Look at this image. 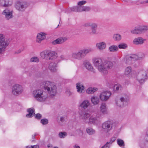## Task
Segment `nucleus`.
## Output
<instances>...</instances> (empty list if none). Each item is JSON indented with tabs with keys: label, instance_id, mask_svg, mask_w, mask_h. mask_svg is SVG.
I'll use <instances>...</instances> for the list:
<instances>
[{
	"label": "nucleus",
	"instance_id": "nucleus-1",
	"mask_svg": "<svg viewBox=\"0 0 148 148\" xmlns=\"http://www.w3.org/2000/svg\"><path fill=\"white\" fill-rule=\"evenodd\" d=\"M42 84L48 95L53 97L56 95L57 88L54 83L50 81H43Z\"/></svg>",
	"mask_w": 148,
	"mask_h": 148
},
{
	"label": "nucleus",
	"instance_id": "nucleus-2",
	"mask_svg": "<svg viewBox=\"0 0 148 148\" xmlns=\"http://www.w3.org/2000/svg\"><path fill=\"white\" fill-rule=\"evenodd\" d=\"M32 95L34 98L39 102L45 101L48 97V95L47 93L43 90L40 89L34 90L32 92Z\"/></svg>",
	"mask_w": 148,
	"mask_h": 148
},
{
	"label": "nucleus",
	"instance_id": "nucleus-3",
	"mask_svg": "<svg viewBox=\"0 0 148 148\" xmlns=\"http://www.w3.org/2000/svg\"><path fill=\"white\" fill-rule=\"evenodd\" d=\"M41 57L47 60H52L57 58V53L54 51L49 50H45L40 53Z\"/></svg>",
	"mask_w": 148,
	"mask_h": 148
},
{
	"label": "nucleus",
	"instance_id": "nucleus-4",
	"mask_svg": "<svg viewBox=\"0 0 148 148\" xmlns=\"http://www.w3.org/2000/svg\"><path fill=\"white\" fill-rule=\"evenodd\" d=\"M9 43L8 39L5 38L3 34H0V53L5 50Z\"/></svg>",
	"mask_w": 148,
	"mask_h": 148
},
{
	"label": "nucleus",
	"instance_id": "nucleus-5",
	"mask_svg": "<svg viewBox=\"0 0 148 148\" xmlns=\"http://www.w3.org/2000/svg\"><path fill=\"white\" fill-rule=\"evenodd\" d=\"M93 51V49L90 48L81 50L75 54V58L80 60L84 58L86 55Z\"/></svg>",
	"mask_w": 148,
	"mask_h": 148
},
{
	"label": "nucleus",
	"instance_id": "nucleus-6",
	"mask_svg": "<svg viewBox=\"0 0 148 148\" xmlns=\"http://www.w3.org/2000/svg\"><path fill=\"white\" fill-rule=\"evenodd\" d=\"M113 124L112 121H108L104 122L102 124L103 131L105 133L108 132L112 129Z\"/></svg>",
	"mask_w": 148,
	"mask_h": 148
},
{
	"label": "nucleus",
	"instance_id": "nucleus-7",
	"mask_svg": "<svg viewBox=\"0 0 148 148\" xmlns=\"http://www.w3.org/2000/svg\"><path fill=\"white\" fill-rule=\"evenodd\" d=\"M113 66L112 63L110 61L106 60L103 62L101 72L103 74H107L108 73V70L111 69Z\"/></svg>",
	"mask_w": 148,
	"mask_h": 148
},
{
	"label": "nucleus",
	"instance_id": "nucleus-8",
	"mask_svg": "<svg viewBox=\"0 0 148 148\" xmlns=\"http://www.w3.org/2000/svg\"><path fill=\"white\" fill-rule=\"evenodd\" d=\"M147 74L145 71L141 70L138 72L137 78L140 84L143 83L147 79Z\"/></svg>",
	"mask_w": 148,
	"mask_h": 148
},
{
	"label": "nucleus",
	"instance_id": "nucleus-9",
	"mask_svg": "<svg viewBox=\"0 0 148 148\" xmlns=\"http://www.w3.org/2000/svg\"><path fill=\"white\" fill-rule=\"evenodd\" d=\"M148 29L147 26H140L131 30V32L134 34H140L144 33Z\"/></svg>",
	"mask_w": 148,
	"mask_h": 148
},
{
	"label": "nucleus",
	"instance_id": "nucleus-10",
	"mask_svg": "<svg viewBox=\"0 0 148 148\" xmlns=\"http://www.w3.org/2000/svg\"><path fill=\"white\" fill-rule=\"evenodd\" d=\"M92 61L94 66L101 73L102 69H103L102 66L103 63L102 59L100 58H94L93 59Z\"/></svg>",
	"mask_w": 148,
	"mask_h": 148
},
{
	"label": "nucleus",
	"instance_id": "nucleus-11",
	"mask_svg": "<svg viewBox=\"0 0 148 148\" xmlns=\"http://www.w3.org/2000/svg\"><path fill=\"white\" fill-rule=\"evenodd\" d=\"M23 91V87L21 85L16 84L14 85L12 88V92L15 95H18L22 93Z\"/></svg>",
	"mask_w": 148,
	"mask_h": 148
},
{
	"label": "nucleus",
	"instance_id": "nucleus-12",
	"mask_svg": "<svg viewBox=\"0 0 148 148\" xmlns=\"http://www.w3.org/2000/svg\"><path fill=\"white\" fill-rule=\"evenodd\" d=\"M27 7V4L25 2L18 1L15 5V7L17 10L22 12L24 11Z\"/></svg>",
	"mask_w": 148,
	"mask_h": 148
},
{
	"label": "nucleus",
	"instance_id": "nucleus-13",
	"mask_svg": "<svg viewBox=\"0 0 148 148\" xmlns=\"http://www.w3.org/2000/svg\"><path fill=\"white\" fill-rule=\"evenodd\" d=\"M128 101L129 99L128 97H122L119 100L116 102V104L119 107H123L127 104Z\"/></svg>",
	"mask_w": 148,
	"mask_h": 148
},
{
	"label": "nucleus",
	"instance_id": "nucleus-14",
	"mask_svg": "<svg viewBox=\"0 0 148 148\" xmlns=\"http://www.w3.org/2000/svg\"><path fill=\"white\" fill-rule=\"evenodd\" d=\"M111 94V92L110 91H104L100 94L99 97L101 101H106L110 97Z\"/></svg>",
	"mask_w": 148,
	"mask_h": 148
},
{
	"label": "nucleus",
	"instance_id": "nucleus-15",
	"mask_svg": "<svg viewBox=\"0 0 148 148\" xmlns=\"http://www.w3.org/2000/svg\"><path fill=\"white\" fill-rule=\"evenodd\" d=\"M2 14L5 15V18L7 20L12 18L13 17L12 12L10 11L7 9L3 11Z\"/></svg>",
	"mask_w": 148,
	"mask_h": 148
},
{
	"label": "nucleus",
	"instance_id": "nucleus-16",
	"mask_svg": "<svg viewBox=\"0 0 148 148\" xmlns=\"http://www.w3.org/2000/svg\"><path fill=\"white\" fill-rule=\"evenodd\" d=\"M67 40V38L66 37H62L59 38L56 40H55L52 42L53 45L61 44Z\"/></svg>",
	"mask_w": 148,
	"mask_h": 148
},
{
	"label": "nucleus",
	"instance_id": "nucleus-17",
	"mask_svg": "<svg viewBox=\"0 0 148 148\" xmlns=\"http://www.w3.org/2000/svg\"><path fill=\"white\" fill-rule=\"evenodd\" d=\"M12 3V0H0V6L8 7L11 5Z\"/></svg>",
	"mask_w": 148,
	"mask_h": 148
},
{
	"label": "nucleus",
	"instance_id": "nucleus-18",
	"mask_svg": "<svg viewBox=\"0 0 148 148\" xmlns=\"http://www.w3.org/2000/svg\"><path fill=\"white\" fill-rule=\"evenodd\" d=\"M83 65L88 70L93 72H95L91 64L88 61H85L83 62Z\"/></svg>",
	"mask_w": 148,
	"mask_h": 148
},
{
	"label": "nucleus",
	"instance_id": "nucleus-19",
	"mask_svg": "<svg viewBox=\"0 0 148 148\" xmlns=\"http://www.w3.org/2000/svg\"><path fill=\"white\" fill-rule=\"evenodd\" d=\"M145 40V39L139 37L135 38L133 41V43L135 45H141L144 43Z\"/></svg>",
	"mask_w": 148,
	"mask_h": 148
},
{
	"label": "nucleus",
	"instance_id": "nucleus-20",
	"mask_svg": "<svg viewBox=\"0 0 148 148\" xmlns=\"http://www.w3.org/2000/svg\"><path fill=\"white\" fill-rule=\"evenodd\" d=\"M125 60L126 64H130L133 63L136 60H135L133 54L127 57Z\"/></svg>",
	"mask_w": 148,
	"mask_h": 148
},
{
	"label": "nucleus",
	"instance_id": "nucleus-21",
	"mask_svg": "<svg viewBox=\"0 0 148 148\" xmlns=\"http://www.w3.org/2000/svg\"><path fill=\"white\" fill-rule=\"evenodd\" d=\"M96 46L100 51H102L106 48V44L105 42H103L97 43Z\"/></svg>",
	"mask_w": 148,
	"mask_h": 148
},
{
	"label": "nucleus",
	"instance_id": "nucleus-22",
	"mask_svg": "<svg viewBox=\"0 0 148 148\" xmlns=\"http://www.w3.org/2000/svg\"><path fill=\"white\" fill-rule=\"evenodd\" d=\"M46 34L45 33L41 32L38 33L37 36V42L40 43L41 41L44 40L46 38Z\"/></svg>",
	"mask_w": 148,
	"mask_h": 148
},
{
	"label": "nucleus",
	"instance_id": "nucleus-23",
	"mask_svg": "<svg viewBox=\"0 0 148 148\" xmlns=\"http://www.w3.org/2000/svg\"><path fill=\"white\" fill-rule=\"evenodd\" d=\"M98 25L96 23H93L90 26L91 34H97V30Z\"/></svg>",
	"mask_w": 148,
	"mask_h": 148
},
{
	"label": "nucleus",
	"instance_id": "nucleus-24",
	"mask_svg": "<svg viewBox=\"0 0 148 148\" xmlns=\"http://www.w3.org/2000/svg\"><path fill=\"white\" fill-rule=\"evenodd\" d=\"M90 114L86 112H83L82 114H80V117L86 123H87L88 121H87L89 117L90 116Z\"/></svg>",
	"mask_w": 148,
	"mask_h": 148
},
{
	"label": "nucleus",
	"instance_id": "nucleus-25",
	"mask_svg": "<svg viewBox=\"0 0 148 148\" xmlns=\"http://www.w3.org/2000/svg\"><path fill=\"white\" fill-rule=\"evenodd\" d=\"M88 120L89 121H88L87 123H88L89 124L91 123L95 124L99 121V119L97 117H91L89 118Z\"/></svg>",
	"mask_w": 148,
	"mask_h": 148
},
{
	"label": "nucleus",
	"instance_id": "nucleus-26",
	"mask_svg": "<svg viewBox=\"0 0 148 148\" xmlns=\"http://www.w3.org/2000/svg\"><path fill=\"white\" fill-rule=\"evenodd\" d=\"M100 111L103 114L107 113V108L105 103H103L101 104L100 107Z\"/></svg>",
	"mask_w": 148,
	"mask_h": 148
},
{
	"label": "nucleus",
	"instance_id": "nucleus-27",
	"mask_svg": "<svg viewBox=\"0 0 148 148\" xmlns=\"http://www.w3.org/2000/svg\"><path fill=\"white\" fill-rule=\"evenodd\" d=\"M90 99L92 103L95 105L98 104L99 102V97L96 96L92 97Z\"/></svg>",
	"mask_w": 148,
	"mask_h": 148
},
{
	"label": "nucleus",
	"instance_id": "nucleus-28",
	"mask_svg": "<svg viewBox=\"0 0 148 148\" xmlns=\"http://www.w3.org/2000/svg\"><path fill=\"white\" fill-rule=\"evenodd\" d=\"M57 64L56 63L51 62L49 64V69L52 72H55L57 70Z\"/></svg>",
	"mask_w": 148,
	"mask_h": 148
},
{
	"label": "nucleus",
	"instance_id": "nucleus-29",
	"mask_svg": "<svg viewBox=\"0 0 148 148\" xmlns=\"http://www.w3.org/2000/svg\"><path fill=\"white\" fill-rule=\"evenodd\" d=\"M135 60H141L145 57V54L143 53H139L137 54H133Z\"/></svg>",
	"mask_w": 148,
	"mask_h": 148
},
{
	"label": "nucleus",
	"instance_id": "nucleus-30",
	"mask_svg": "<svg viewBox=\"0 0 148 148\" xmlns=\"http://www.w3.org/2000/svg\"><path fill=\"white\" fill-rule=\"evenodd\" d=\"M27 111L29 112V113L26 115V117L30 118L34 116L35 114V111L33 108H30L28 109L27 110Z\"/></svg>",
	"mask_w": 148,
	"mask_h": 148
},
{
	"label": "nucleus",
	"instance_id": "nucleus-31",
	"mask_svg": "<svg viewBox=\"0 0 148 148\" xmlns=\"http://www.w3.org/2000/svg\"><path fill=\"white\" fill-rule=\"evenodd\" d=\"M90 105L89 101L87 100H84L81 104L80 106L84 108H86L88 107Z\"/></svg>",
	"mask_w": 148,
	"mask_h": 148
},
{
	"label": "nucleus",
	"instance_id": "nucleus-32",
	"mask_svg": "<svg viewBox=\"0 0 148 148\" xmlns=\"http://www.w3.org/2000/svg\"><path fill=\"white\" fill-rule=\"evenodd\" d=\"M98 90V88H97L90 87L86 90V92L88 94H92Z\"/></svg>",
	"mask_w": 148,
	"mask_h": 148
},
{
	"label": "nucleus",
	"instance_id": "nucleus-33",
	"mask_svg": "<svg viewBox=\"0 0 148 148\" xmlns=\"http://www.w3.org/2000/svg\"><path fill=\"white\" fill-rule=\"evenodd\" d=\"M118 49V47L117 46L112 45L109 47L108 50L110 52H115L117 51Z\"/></svg>",
	"mask_w": 148,
	"mask_h": 148
},
{
	"label": "nucleus",
	"instance_id": "nucleus-34",
	"mask_svg": "<svg viewBox=\"0 0 148 148\" xmlns=\"http://www.w3.org/2000/svg\"><path fill=\"white\" fill-rule=\"evenodd\" d=\"M76 88L78 92H82L84 89V86L79 83H78L76 84Z\"/></svg>",
	"mask_w": 148,
	"mask_h": 148
},
{
	"label": "nucleus",
	"instance_id": "nucleus-35",
	"mask_svg": "<svg viewBox=\"0 0 148 148\" xmlns=\"http://www.w3.org/2000/svg\"><path fill=\"white\" fill-rule=\"evenodd\" d=\"M112 38L114 41H119L121 39V36L118 34H115L113 35Z\"/></svg>",
	"mask_w": 148,
	"mask_h": 148
},
{
	"label": "nucleus",
	"instance_id": "nucleus-36",
	"mask_svg": "<svg viewBox=\"0 0 148 148\" xmlns=\"http://www.w3.org/2000/svg\"><path fill=\"white\" fill-rule=\"evenodd\" d=\"M114 89L116 91H121L122 90V88L120 84H116L114 86Z\"/></svg>",
	"mask_w": 148,
	"mask_h": 148
},
{
	"label": "nucleus",
	"instance_id": "nucleus-37",
	"mask_svg": "<svg viewBox=\"0 0 148 148\" xmlns=\"http://www.w3.org/2000/svg\"><path fill=\"white\" fill-rule=\"evenodd\" d=\"M87 132L89 135H92L95 134V131L91 128L88 127L86 129Z\"/></svg>",
	"mask_w": 148,
	"mask_h": 148
},
{
	"label": "nucleus",
	"instance_id": "nucleus-38",
	"mask_svg": "<svg viewBox=\"0 0 148 148\" xmlns=\"http://www.w3.org/2000/svg\"><path fill=\"white\" fill-rule=\"evenodd\" d=\"M117 144L120 147H123L125 146V143L124 141L121 139H118L117 140Z\"/></svg>",
	"mask_w": 148,
	"mask_h": 148
},
{
	"label": "nucleus",
	"instance_id": "nucleus-39",
	"mask_svg": "<svg viewBox=\"0 0 148 148\" xmlns=\"http://www.w3.org/2000/svg\"><path fill=\"white\" fill-rule=\"evenodd\" d=\"M83 6H78L75 7V12H82Z\"/></svg>",
	"mask_w": 148,
	"mask_h": 148
},
{
	"label": "nucleus",
	"instance_id": "nucleus-40",
	"mask_svg": "<svg viewBox=\"0 0 148 148\" xmlns=\"http://www.w3.org/2000/svg\"><path fill=\"white\" fill-rule=\"evenodd\" d=\"M58 136L60 138H64L67 136V133L65 132H60L59 133Z\"/></svg>",
	"mask_w": 148,
	"mask_h": 148
},
{
	"label": "nucleus",
	"instance_id": "nucleus-41",
	"mask_svg": "<svg viewBox=\"0 0 148 148\" xmlns=\"http://www.w3.org/2000/svg\"><path fill=\"white\" fill-rule=\"evenodd\" d=\"M127 47V44L123 43H121L118 45V48H119V49H125Z\"/></svg>",
	"mask_w": 148,
	"mask_h": 148
},
{
	"label": "nucleus",
	"instance_id": "nucleus-42",
	"mask_svg": "<svg viewBox=\"0 0 148 148\" xmlns=\"http://www.w3.org/2000/svg\"><path fill=\"white\" fill-rule=\"evenodd\" d=\"M132 68L130 66L127 67L125 70V74L128 75L132 71Z\"/></svg>",
	"mask_w": 148,
	"mask_h": 148
},
{
	"label": "nucleus",
	"instance_id": "nucleus-43",
	"mask_svg": "<svg viewBox=\"0 0 148 148\" xmlns=\"http://www.w3.org/2000/svg\"><path fill=\"white\" fill-rule=\"evenodd\" d=\"M32 62H39V60L38 58L36 57H33L31 58L30 60Z\"/></svg>",
	"mask_w": 148,
	"mask_h": 148
},
{
	"label": "nucleus",
	"instance_id": "nucleus-44",
	"mask_svg": "<svg viewBox=\"0 0 148 148\" xmlns=\"http://www.w3.org/2000/svg\"><path fill=\"white\" fill-rule=\"evenodd\" d=\"M37 72L38 73L36 74V75L38 77H40L41 76L40 74L41 73L38 71V70L37 68L36 67L34 68V72Z\"/></svg>",
	"mask_w": 148,
	"mask_h": 148
},
{
	"label": "nucleus",
	"instance_id": "nucleus-45",
	"mask_svg": "<svg viewBox=\"0 0 148 148\" xmlns=\"http://www.w3.org/2000/svg\"><path fill=\"white\" fill-rule=\"evenodd\" d=\"M40 123L43 125H45L47 124L48 123V120L47 119H42L40 121Z\"/></svg>",
	"mask_w": 148,
	"mask_h": 148
},
{
	"label": "nucleus",
	"instance_id": "nucleus-46",
	"mask_svg": "<svg viewBox=\"0 0 148 148\" xmlns=\"http://www.w3.org/2000/svg\"><path fill=\"white\" fill-rule=\"evenodd\" d=\"M82 12H88L90 10L91 8L89 6H83Z\"/></svg>",
	"mask_w": 148,
	"mask_h": 148
},
{
	"label": "nucleus",
	"instance_id": "nucleus-47",
	"mask_svg": "<svg viewBox=\"0 0 148 148\" xmlns=\"http://www.w3.org/2000/svg\"><path fill=\"white\" fill-rule=\"evenodd\" d=\"M116 139V138L115 137H112L110 142H108V145H109V147L110 145L113 143Z\"/></svg>",
	"mask_w": 148,
	"mask_h": 148
},
{
	"label": "nucleus",
	"instance_id": "nucleus-48",
	"mask_svg": "<svg viewBox=\"0 0 148 148\" xmlns=\"http://www.w3.org/2000/svg\"><path fill=\"white\" fill-rule=\"evenodd\" d=\"M39 146L38 145H28L26 146V148H39Z\"/></svg>",
	"mask_w": 148,
	"mask_h": 148
},
{
	"label": "nucleus",
	"instance_id": "nucleus-49",
	"mask_svg": "<svg viewBox=\"0 0 148 148\" xmlns=\"http://www.w3.org/2000/svg\"><path fill=\"white\" fill-rule=\"evenodd\" d=\"M92 23L88 22L84 23L83 25L84 27H90Z\"/></svg>",
	"mask_w": 148,
	"mask_h": 148
},
{
	"label": "nucleus",
	"instance_id": "nucleus-50",
	"mask_svg": "<svg viewBox=\"0 0 148 148\" xmlns=\"http://www.w3.org/2000/svg\"><path fill=\"white\" fill-rule=\"evenodd\" d=\"M86 3V2L85 1H82L78 2L77 3V5L79 6H82V5H84Z\"/></svg>",
	"mask_w": 148,
	"mask_h": 148
},
{
	"label": "nucleus",
	"instance_id": "nucleus-51",
	"mask_svg": "<svg viewBox=\"0 0 148 148\" xmlns=\"http://www.w3.org/2000/svg\"><path fill=\"white\" fill-rule=\"evenodd\" d=\"M35 117L36 119H40L41 118L42 115L38 113L36 114Z\"/></svg>",
	"mask_w": 148,
	"mask_h": 148
},
{
	"label": "nucleus",
	"instance_id": "nucleus-52",
	"mask_svg": "<svg viewBox=\"0 0 148 148\" xmlns=\"http://www.w3.org/2000/svg\"><path fill=\"white\" fill-rule=\"evenodd\" d=\"M37 135H38V134L37 133H35V134H34V135H32V142H34V141H35V136H36Z\"/></svg>",
	"mask_w": 148,
	"mask_h": 148
},
{
	"label": "nucleus",
	"instance_id": "nucleus-53",
	"mask_svg": "<svg viewBox=\"0 0 148 148\" xmlns=\"http://www.w3.org/2000/svg\"><path fill=\"white\" fill-rule=\"evenodd\" d=\"M60 120L61 122H64L65 121V117L63 116L60 117Z\"/></svg>",
	"mask_w": 148,
	"mask_h": 148
},
{
	"label": "nucleus",
	"instance_id": "nucleus-54",
	"mask_svg": "<svg viewBox=\"0 0 148 148\" xmlns=\"http://www.w3.org/2000/svg\"><path fill=\"white\" fill-rule=\"evenodd\" d=\"M108 142H107L101 148H109V145H108Z\"/></svg>",
	"mask_w": 148,
	"mask_h": 148
},
{
	"label": "nucleus",
	"instance_id": "nucleus-55",
	"mask_svg": "<svg viewBox=\"0 0 148 148\" xmlns=\"http://www.w3.org/2000/svg\"><path fill=\"white\" fill-rule=\"evenodd\" d=\"M23 50V49L21 48L19 49V50L16 51L15 52V54H18L21 52V51Z\"/></svg>",
	"mask_w": 148,
	"mask_h": 148
},
{
	"label": "nucleus",
	"instance_id": "nucleus-56",
	"mask_svg": "<svg viewBox=\"0 0 148 148\" xmlns=\"http://www.w3.org/2000/svg\"><path fill=\"white\" fill-rule=\"evenodd\" d=\"M66 94L68 95H70L71 94V92L70 90L69 89H67L66 90Z\"/></svg>",
	"mask_w": 148,
	"mask_h": 148
},
{
	"label": "nucleus",
	"instance_id": "nucleus-57",
	"mask_svg": "<svg viewBox=\"0 0 148 148\" xmlns=\"http://www.w3.org/2000/svg\"><path fill=\"white\" fill-rule=\"evenodd\" d=\"M47 147L48 148H53V145L52 144L49 143L47 145Z\"/></svg>",
	"mask_w": 148,
	"mask_h": 148
},
{
	"label": "nucleus",
	"instance_id": "nucleus-58",
	"mask_svg": "<svg viewBox=\"0 0 148 148\" xmlns=\"http://www.w3.org/2000/svg\"><path fill=\"white\" fill-rule=\"evenodd\" d=\"M60 58L62 60H64L65 59L64 56L63 55H62L60 56Z\"/></svg>",
	"mask_w": 148,
	"mask_h": 148
},
{
	"label": "nucleus",
	"instance_id": "nucleus-59",
	"mask_svg": "<svg viewBox=\"0 0 148 148\" xmlns=\"http://www.w3.org/2000/svg\"><path fill=\"white\" fill-rule=\"evenodd\" d=\"M75 148H80L79 146L75 145Z\"/></svg>",
	"mask_w": 148,
	"mask_h": 148
},
{
	"label": "nucleus",
	"instance_id": "nucleus-60",
	"mask_svg": "<svg viewBox=\"0 0 148 148\" xmlns=\"http://www.w3.org/2000/svg\"><path fill=\"white\" fill-rule=\"evenodd\" d=\"M144 3H148V0L145 1L144 2Z\"/></svg>",
	"mask_w": 148,
	"mask_h": 148
},
{
	"label": "nucleus",
	"instance_id": "nucleus-61",
	"mask_svg": "<svg viewBox=\"0 0 148 148\" xmlns=\"http://www.w3.org/2000/svg\"><path fill=\"white\" fill-rule=\"evenodd\" d=\"M79 132L80 133H82V131L80 130H79Z\"/></svg>",
	"mask_w": 148,
	"mask_h": 148
},
{
	"label": "nucleus",
	"instance_id": "nucleus-62",
	"mask_svg": "<svg viewBox=\"0 0 148 148\" xmlns=\"http://www.w3.org/2000/svg\"><path fill=\"white\" fill-rule=\"evenodd\" d=\"M74 9L73 8L71 9V11H74Z\"/></svg>",
	"mask_w": 148,
	"mask_h": 148
},
{
	"label": "nucleus",
	"instance_id": "nucleus-63",
	"mask_svg": "<svg viewBox=\"0 0 148 148\" xmlns=\"http://www.w3.org/2000/svg\"><path fill=\"white\" fill-rule=\"evenodd\" d=\"M53 148H58V147H53Z\"/></svg>",
	"mask_w": 148,
	"mask_h": 148
},
{
	"label": "nucleus",
	"instance_id": "nucleus-64",
	"mask_svg": "<svg viewBox=\"0 0 148 148\" xmlns=\"http://www.w3.org/2000/svg\"><path fill=\"white\" fill-rule=\"evenodd\" d=\"M147 136L148 137V134H147Z\"/></svg>",
	"mask_w": 148,
	"mask_h": 148
}]
</instances>
